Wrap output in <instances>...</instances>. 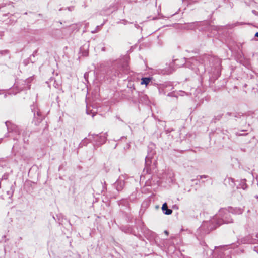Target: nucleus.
<instances>
[{"label": "nucleus", "mask_w": 258, "mask_h": 258, "mask_svg": "<svg viewBox=\"0 0 258 258\" xmlns=\"http://www.w3.org/2000/svg\"><path fill=\"white\" fill-rule=\"evenodd\" d=\"M86 113L88 114H90V112L89 111V110L87 109L86 110Z\"/></svg>", "instance_id": "nucleus-36"}, {"label": "nucleus", "mask_w": 258, "mask_h": 258, "mask_svg": "<svg viewBox=\"0 0 258 258\" xmlns=\"http://www.w3.org/2000/svg\"><path fill=\"white\" fill-rule=\"evenodd\" d=\"M171 93H169L168 94V96H171Z\"/></svg>", "instance_id": "nucleus-42"}, {"label": "nucleus", "mask_w": 258, "mask_h": 258, "mask_svg": "<svg viewBox=\"0 0 258 258\" xmlns=\"http://www.w3.org/2000/svg\"><path fill=\"white\" fill-rule=\"evenodd\" d=\"M255 238H256V243L258 242V233H257L255 235Z\"/></svg>", "instance_id": "nucleus-30"}, {"label": "nucleus", "mask_w": 258, "mask_h": 258, "mask_svg": "<svg viewBox=\"0 0 258 258\" xmlns=\"http://www.w3.org/2000/svg\"><path fill=\"white\" fill-rule=\"evenodd\" d=\"M120 64L123 70H127L128 64H127V62L126 60L123 59L122 60H121Z\"/></svg>", "instance_id": "nucleus-19"}, {"label": "nucleus", "mask_w": 258, "mask_h": 258, "mask_svg": "<svg viewBox=\"0 0 258 258\" xmlns=\"http://www.w3.org/2000/svg\"><path fill=\"white\" fill-rule=\"evenodd\" d=\"M228 117L234 118L235 120L237 121L240 126H244L247 123V115L246 113L237 112H228L225 114V117L228 118Z\"/></svg>", "instance_id": "nucleus-3"}, {"label": "nucleus", "mask_w": 258, "mask_h": 258, "mask_svg": "<svg viewBox=\"0 0 258 258\" xmlns=\"http://www.w3.org/2000/svg\"><path fill=\"white\" fill-rule=\"evenodd\" d=\"M67 9H68L69 11H72L73 10L74 7H69L67 8Z\"/></svg>", "instance_id": "nucleus-29"}, {"label": "nucleus", "mask_w": 258, "mask_h": 258, "mask_svg": "<svg viewBox=\"0 0 258 258\" xmlns=\"http://www.w3.org/2000/svg\"><path fill=\"white\" fill-rule=\"evenodd\" d=\"M125 185V181L123 180L118 179L114 184V187L118 191H121Z\"/></svg>", "instance_id": "nucleus-11"}, {"label": "nucleus", "mask_w": 258, "mask_h": 258, "mask_svg": "<svg viewBox=\"0 0 258 258\" xmlns=\"http://www.w3.org/2000/svg\"><path fill=\"white\" fill-rule=\"evenodd\" d=\"M105 50V47L102 48V51H104Z\"/></svg>", "instance_id": "nucleus-38"}, {"label": "nucleus", "mask_w": 258, "mask_h": 258, "mask_svg": "<svg viewBox=\"0 0 258 258\" xmlns=\"http://www.w3.org/2000/svg\"><path fill=\"white\" fill-rule=\"evenodd\" d=\"M30 133L29 131L26 130L23 133V141L25 143H27L28 141V137H29Z\"/></svg>", "instance_id": "nucleus-17"}, {"label": "nucleus", "mask_w": 258, "mask_h": 258, "mask_svg": "<svg viewBox=\"0 0 258 258\" xmlns=\"http://www.w3.org/2000/svg\"><path fill=\"white\" fill-rule=\"evenodd\" d=\"M245 131H246V130H242L241 131V132H245Z\"/></svg>", "instance_id": "nucleus-41"}, {"label": "nucleus", "mask_w": 258, "mask_h": 258, "mask_svg": "<svg viewBox=\"0 0 258 258\" xmlns=\"http://www.w3.org/2000/svg\"><path fill=\"white\" fill-rule=\"evenodd\" d=\"M200 243L202 246H204V248H206V245H207L204 241H202V242H201Z\"/></svg>", "instance_id": "nucleus-28"}, {"label": "nucleus", "mask_w": 258, "mask_h": 258, "mask_svg": "<svg viewBox=\"0 0 258 258\" xmlns=\"http://www.w3.org/2000/svg\"><path fill=\"white\" fill-rule=\"evenodd\" d=\"M256 239L254 238L253 235H249L248 236L243 238L242 240V242L243 243L255 244L256 243Z\"/></svg>", "instance_id": "nucleus-12"}, {"label": "nucleus", "mask_w": 258, "mask_h": 258, "mask_svg": "<svg viewBox=\"0 0 258 258\" xmlns=\"http://www.w3.org/2000/svg\"><path fill=\"white\" fill-rule=\"evenodd\" d=\"M135 199L136 197H134L133 195H131L128 199V201L131 202H133Z\"/></svg>", "instance_id": "nucleus-24"}, {"label": "nucleus", "mask_w": 258, "mask_h": 258, "mask_svg": "<svg viewBox=\"0 0 258 258\" xmlns=\"http://www.w3.org/2000/svg\"><path fill=\"white\" fill-rule=\"evenodd\" d=\"M245 181H246L245 179H243V180H241V188L243 189H245L247 187V185L245 183Z\"/></svg>", "instance_id": "nucleus-22"}, {"label": "nucleus", "mask_w": 258, "mask_h": 258, "mask_svg": "<svg viewBox=\"0 0 258 258\" xmlns=\"http://www.w3.org/2000/svg\"><path fill=\"white\" fill-rule=\"evenodd\" d=\"M37 50H35L33 52V53L32 54V55L30 56V59H31L32 56L35 57V55L37 54Z\"/></svg>", "instance_id": "nucleus-26"}, {"label": "nucleus", "mask_w": 258, "mask_h": 258, "mask_svg": "<svg viewBox=\"0 0 258 258\" xmlns=\"http://www.w3.org/2000/svg\"><path fill=\"white\" fill-rule=\"evenodd\" d=\"M152 77H143L141 79V84L142 85H147L149 84V83L152 80Z\"/></svg>", "instance_id": "nucleus-15"}, {"label": "nucleus", "mask_w": 258, "mask_h": 258, "mask_svg": "<svg viewBox=\"0 0 258 258\" xmlns=\"http://www.w3.org/2000/svg\"><path fill=\"white\" fill-rule=\"evenodd\" d=\"M254 36H255V37H257V38H258V32H256V33L255 34Z\"/></svg>", "instance_id": "nucleus-35"}, {"label": "nucleus", "mask_w": 258, "mask_h": 258, "mask_svg": "<svg viewBox=\"0 0 258 258\" xmlns=\"http://www.w3.org/2000/svg\"><path fill=\"white\" fill-rule=\"evenodd\" d=\"M14 191V188L13 186L12 185L10 187V190H8L7 191V194L8 196H9V198H11V197H12Z\"/></svg>", "instance_id": "nucleus-20"}, {"label": "nucleus", "mask_w": 258, "mask_h": 258, "mask_svg": "<svg viewBox=\"0 0 258 258\" xmlns=\"http://www.w3.org/2000/svg\"><path fill=\"white\" fill-rule=\"evenodd\" d=\"M80 53H81L84 56H88L89 53L87 50H84V48L82 47L80 48Z\"/></svg>", "instance_id": "nucleus-21"}, {"label": "nucleus", "mask_w": 258, "mask_h": 258, "mask_svg": "<svg viewBox=\"0 0 258 258\" xmlns=\"http://www.w3.org/2000/svg\"><path fill=\"white\" fill-rule=\"evenodd\" d=\"M3 237H4V238H5V237H6V236H5V235H4Z\"/></svg>", "instance_id": "nucleus-48"}, {"label": "nucleus", "mask_w": 258, "mask_h": 258, "mask_svg": "<svg viewBox=\"0 0 258 258\" xmlns=\"http://www.w3.org/2000/svg\"><path fill=\"white\" fill-rule=\"evenodd\" d=\"M155 145L153 143H150L148 146L147 155L146 156L147 158H153L154 155L156 154L155 151Z\"/></svg>", "instance_id": "nucleus-8"}, {"label": "nucleus", "mask_w": 258, "mask_h": 258, "mask_svg": "<svg viewBox=\"0 0 258 258\" xmlns=\"http://www.w3.org/2000/svg\"><path fill=\"white\" fill-rule=\"evenodd\" d=\"M164 232L166 235H168L169 232L167 230H165Z\"/></svg>", "instance_id": "nucleus-33"}, {"label": "nucleus", "mask_w": 258, "mask_h": 258, "mask_svg": "<svg viewBox=\"0 0 258 258\" xmlns=\"http://www.w3.org/2000/svg\"><path fill=\"white\" fill-rule=\"evenodd\" d=\"M152 158H147L146 157L145 158V168L144 171H146V173L148 174H150L151 173L152 169H154L156 167V161L152 164Z\"/></svg>", "instance_id": "nucleus-4"}, {"label": "nucleus", "mask_w": 258, "mask_h": 258, "mask_svg": "<svg viewBox=\"0 0 258 258\" xmlns=\"http://www.w3.org/2000/svg\"><path fill=\"white\" fill-rule=\"evenodd\" d=\"M216 252L209 248L207 245H206V248H203V252L204 255L206 256V258H214L215 257Z\"/></svg>", "instance_id": "nucleus-9"}, {"label": "nucleus", "mask_w": 258, "mask_h": 258, "mask_svg": "<svg viewBox=\"0 0 258 258\" xmlns=\"http://www.w3.org/2000/svg\"><path fill=\"white\" fill-rule=\"evenodd\" d=\"M135 26L137 28H140V26L139 25L137 24H135Z\"/></svg>", "instance_id": "nucleus-34"}, {"label": "nucleus", "mask_w": 258, "mask_h": 258, "mask_svg": "<svg viewBox=\"0 0 258 258\" xmlns=\"http://www.w3.org/2000/svg\"><path fill=\"white\" fill-rule=\"evenodd\" d=\"M223 116V114L222 113H219L217 115H215L212 121L214 123H216L217 121L220 120L222 118Z\"/></svg>", "instance_id": "nucleus-18"}, {"label": "nucleus", "mask_w": 258, "mask_h": 258, "mask_svg": "<svg viewBox=\"0 0 258 258\" xmlns=\"http://www.w3.org/2000/svg\"><path fill=\"white\" fill-rule=\"evenodd\" d=\"M215 251H217L215 258H224V254L223 249L221 248L216 250Z\"/></svg>", "instance_id": "nucleus-16"}, {"label": "nucleus", "mask_w": 258, "mask_h": 258, "mask_svg": "<svg viewBox=\"0 0 258 258\" xmlns=\"http://www.w3.org/2000/svg\"><path fill=\"white\" fill-rule=\"evenodd\" d=\"M39 16H42V14H39Z\"/></svg>", "instance_id": "nucleus-46"}, {"label": "nucleus", "mask_w": 258, "mask_h": 258, "mask_svg": "<svg viewBox=\"0 0 258 258\" xmlns=\"http://www.w3.org/2000/svg\"><path fill=\"white\" fill-rule=\"evenodd\" d=\"M161 209L163 213L165 215H169L172 213V210L171 209L168 208L167 204L166 203H164L162 205Z\"/></svg>", "instance_id": "nucleus-13"}, {"label": "nucleus", "mask_w": 258, "mask_h": 258, "mask_svg": "<svg viewBox=\"0 0 258 258\" xmlns=\"http://www.w3.org/2000/svg\"><path fill=\"white\" fill-rule=\"evenodd\" d=\"M106 139L107 136L105 134L103 135H99V134L89 135V138H85L80 144V145L87 144V140L91 142L93 140L96 143L94 145V147L96 148V147H98L104 144L106 142Z\"/></svg>", "instance_id": "nucleus-2"}, {"label": "nucleus", "mask_w": 258, "mask_h": 258, "mask_svg": "<svg viewBox=\"0 0 258 258\" xmlns=\"http://www.w3.org/2000/svg\"><path fill=\"white\" fill-rule=\"evenodd\" d=\"M136 93L138 95V100L140 103L147 104L149 102L148 97L147 95L144 94L143 93H140L138 91H136Z\"/></svg>", "instance_id": "nucleus-10"}, {"label": "nucleus", "mask_w": 258, "mask_h": 258, "mask_svg": "<svg viewBox=\"0 0 258 258\" xmlns=\"http://www.w3.org/2000/svg\"><path fill=\"white\" fill-rule=\"evenodd\" d=\"M252 13L255 14L256 13V11L255 10H252Z\"/></svg>", "instance_id": "nucleus-39"}, {"label": "nucleus", "mask_w": 258, "mask_h": 258, "mask_svg": "<svg viewBox=\"0 0 258 258\" xmlns=\"http://www.w3.org/2000/svg\"><path fill=\"white\" fill-rule=\"evenodd\" d=\"M228 210L229 211L230 213H231L233 214L239 215L242 214L243 212V210L241 208H233L231 207H229Z\"/></svg>", "instance_id": "nucleus-14"}, {"label": "nucleus", "mask_w": 258, "mask_h": 258, "mask_svg": "<svg viewBox=\"0 0 258 258\" xmlns=\"http://www.w3.org/2000/svg\"><path fill=\"white\" fill-rule=\"evenodd\" d=\"M119 206H121V210L122 211L125 210H130V204L128 199H122L117 201Z\"/></svg>", "instance_id": "nucleus-6"}, {"label": "nucleus", "mask_w": 258, "mask_h": 258, "mask_svg": "<svg viewBox=\"0 0 258 258\" xmlns=\"http://www.w3.org/2000/svg\"><path fill=\"white\" fill-rule=\"evenodd\" d=\"M208 177V176L207 175H198L197 177V179L198 178H199L200 179H202V178H206Z\"/></svg>", "instance_id": "nucleus-25"}, {"label": "nucleus", "mask_w": 258, "mask_h": 258, "mask_svg": "<svg viewBox=\"0 0 258 258\" xmlns=\"http://www.w3.org/2000/svg\"><path fill=\"white\" fill-rule=\"evenodd\" d=\"M5 124L9 132H15L18 134H20L19 129L16 125L12 124L9 121H6Z\"/></svg>", "instance_id": "nucleus-7"}, {"label": "nucleus", "mask_w": 258, "mask_h": 258, "mask_svg": "<svg viewBox=\"0 0 258 258\" xmlns=\"http://www.w3.org/2000/svg\"><path fill=\"white\" fill-rule=\"evenodd\" d=\"M6 96H7V95H6V94H5V97H6Z\"/></svg>", "instance_id": "nucleus-47"}, {"label": "nucleus", "mask_w": 258, "mask_h": 258, "mask_svg": "<svg viewBox=\"0 0 258 258\" xmlns=\"http://www.w3.org/2000/svg\"><path fill=\"white\" fill-rule=\"evenodd\" d=\"M32 111L33 112L34 119L32 122L35 125H38L43 120V116L42 115L41 112L37 109H31Z\"/></svg>", "instance_id": "nucleus-5"}, {"label": "nucleus", "mask_w": 258, "mask_h": 258, "mask_svg": "<svg viewBox=\"0 0 258 258\" xmlns=\"http://www.w3.org/2000/svg\"><path fill=\"white\" fill-rule=\"evenodd\" d=\"M96 32H97V31H96V30H95V31H91V33H96Z\"/></svg>", "instance_id": "nucleus-37"}, {"label": "nucleus", "mask_w": 258, "mask_h": 258, "mask_svg": "<svg viewBox=\"0 0 258 258\" xmlns=\"http://www.w3.org/2000/svg\"><path fill=\"white\" fill-rule=\"evenodd\" d=\"M240 24H241V23L237 22V23H235L234 24H233V26H237L238 25H240Z\"/></svg>", "instance_id": "nucleus-31"}, {"label": "nucleus", "mask_w": 258, "mask_h": 258, "mask_svg": "<svg viewBox=\"0 0 258 258\" xmlns=\"http://www.w3.org/2000/svg\"><path fill=\"white\" fill-rule=\"evenodd\" d=\"M95 115L94 112L93 113L92 116L93 117Z\"/></svg>", "instance_id": "nucleus-45"}, {"label": "nucleus", "mask_w": 258, "mask_h": 258, "mask_svg": "<svg viewBox=\"0 0 258 258\" xmlns=\"http://www.w3.org/2000/svg\"><path fill=\"white\" fill-rule=\"evenodd\" d=\"M58 221H59V220H60V219H59V218H58ZM59 224H61V223H60V221H59Z\"/></svg>", "instance_id": "nucleus-44"}, {"label": "nucleus", "mask_w": 258, "mask_h": 258, "mask_svg": "<svg viewBox=\"0 0 258 258\" xmlns=\"http://www.w3.org/2000/svg\"><path fill=\"white\" fill-rule=\"evenodd\" d=\"M117 118L118 119V120H120V121H122V120L119 117H117Z\"/></svg>", "instance_id": "nucleus-40"}, {"label": "nucleus", "mask_w": 258, "mask_h": 258, "mask_svg": "<svg viewBox=\"0 0 258 258\" xmlns=\"http://www.w3.org/2000/svg\"><path fill=\"white\" fill-rule=\"evenodd\" d=\"M247 133H243V134H242V133H239V132H237L236 133V135L237 136H242V135H247Z\"/></svg>", "instance_id": "nucleus-27"}, {"label": "nucleus", "mask_w": 258, "mask_h": 258, "mask_svg": "<svg viewBox=\"0 0 258 258\" xmlns=\"http://www.w3.org/2000/svg\"><path fill=\"white\" fill-rule=\"evenodd\" d=\"M88 25H89V23H86V27H87Z\"/></svg>", "instance_id": "nucleus-43"}, {"label": "nucleus", "mask_w": 258, "mask_h": 258, "mask_svg": "<svg viewBox=\"0 0 258 258\" xmlns=\"http://www.w3.org/2000/svg\"><path fill=\"white\" fill-rule=\"evenodd\" d=\"M173 130H170L169 129H168V130H166V132L167 134L168 133H169L171 132V131H172Z\"/></svg>", "instance_id": "nucleus-32"}, {"label": "nucleus", "mask_w": 258, "mask_h": 258, "mask_svg": "<svg viewBox=\"0 0 258 258\" xmlns=\"http://www.w3.org/2000/svg\"><path fill=\"white\" fill-rule=\"evenodd\" d=\"M9 52V50H2V51H0V54L1 55H6V54H8Z\"/></svg>", "instance_id": "nucleus-23"}, {"label": "nucleus", "mask_w": 258, "mask_h": 258, "mask_svg": "<svg viewBox=\"0 0 258 258\" xmlns=\"http://www.w3.org/2000/svg\"><path fill=\"white\" fill-rule=\"evenodd\" d=\"M218 219H214L212 222H215L216 225L211 226V223L209 222H206L202 226H201L200 230L204 229L205 226L210 227V230H214L217 227L220 226L221 225L226 223H232V219L231 217V214L229 211L227 209H221L219 210L218 215L217 216Z\"/></svg>", "instance_id": "nucleus-1"}]
</instances>
